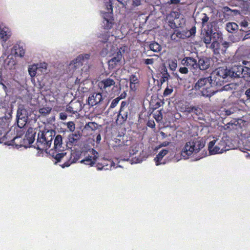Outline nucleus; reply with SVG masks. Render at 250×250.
I'll return each mask as SVG.
<instances>
[{
    "label": "nucleus",
    "instance_id": "1",
    "mask_svg": "<svg viewBox=\"0 0 250 250\" xmlns=\"http://www.w3.org/2000/svg\"><path fill=\"white\" fill-rule=\"evenodd\" d=\"M217 78L212 79V76L200 78L195 83L194 89L201 91L203 97L210 98L217 91L214 86L222 85L221 82L218 81Z\"/></svg>",
    "mask_w": 250,
    "mask_h": 250
},
{
    "label": "nucleus",
    "instance_id": "2",
    "mask_svg": "<svg viewBox=\"0 0 250 250\" xmlns=\"http://www.w3.org/2000/svg\"><path fill=\"white\" fill-rule=\"evenodd\" d=\"M48 154L55 159V164L63 161V164L60 165L62 168L67 167L72 164L76 163L79 160L81 156L80 152L76 151H73L70 154H67L66 152L59 153L54 150H49Z\"/></svg>",
    "mask_w": 250,
    "mask_h": 250
},
{
    "label": "nucleus",
    "instance_id": "3",
    "mask_svg": "<svg viewBox=\"0 0 250 250\" xmlns=\"http://www.w3.org/2000/svg\"><path fill=\"white\" fill-rule=\"evenodd\" d=\"M55 134V131L52 129L40 131L38 133L37 143L34 147L37 150L47 151V150L50 147ZM46 152L48 153L47 152Z\"/></svg>",
    "mask_w": 250,
    "mask_h": 250
},
{
    "label": "nucleus",
    "instance_id": "4",
    "mask_svg": "<svg viewBox=\"0 0 250 250\" xmlns=\"http://www.w3.org/2000/svg\"><path fill=\"white\" fill-rule=\"evenodd\" d=\"M203 146L204 145L199 141L188 142L182 148L181 155L185 159H188L192 153H197Z\"/></svg>",
    "mask_w": 250,
    "mask_h": 250
},
{
    "label": "nucleus",
    "instance_id": "5",
    "mask_svg": "<svg viewBox=\"0 0 250 250\" xmlns=\"http://www.w3.org/2000/svg\"><path fill=\"white\" fill-rule=\"evenodd\" d=\"M129 102L123 101L121 103L120 109L117 115V123L122 125L125 123L130 114V109L128 106Z\"/></svg>",
    "mask_w": 250,
    "mask_h": 250
},
{
    "label": "nucleus",
    "instance_id": "6",
    "mask_svg": "<svg viewBox=\"0 0 250 250\" xmlns=\"http://www.w3.org/2000/svg\"><path fill=\"white\" fill-rule=\"evenodd\" d=\"M109 57L111 58L108 61L109 68L112 69L115 68L122 60L123 55L121 49L118 48H111Z\"/></svg>",
    "mask_w": 250,
    "mask_h": 250
},
{
    "label": "nucleus",
    "instance_id": "7",
    "mask_svg": "<svg viewBox=\"0 0 250 250\" xmlns=\"http://www.w3.org/2000/svg\"><path fill=\"white\" fill-rule=\"evenodd\" d=\"M16 117L17 125L25 126L29 119V113L23 104L18 106Z\"/></svg>",
    "mask_w": 250,
    "mask_h": 250
},
{
    "label": "nucleus",
    "instance_id": "8",
    "mask_svg": "<svg viewBox=\"0 0 250 250\" xmlns=\"http://www.w3.org/2000/svg\"><path fill=\"white\" fill-rule=\"evenodd\" d=\"M89 57L90 55L87 53L81 54L77 56L75 60H73L69 63L68 65L69 70L74 71L77 68L81 67L83 64L88 62Z\"/></svg>",
    "mask_w": 250,
    "mask_h": 250
},
{
    "label": "nucleus",
    "instance_id": "9",
    "mask_svg": "<svg viewBox=\"0 0 250 250\" xmlns=\"http://www.w3.org/2000/svg\"><path fill=\"white\" fill-rule=\"evenodd\" d=\"M217 140H214L209 143L208 150L210 154H219L222 153L224 151H226V145L223 140L219 141L217 145L215 146Z\"/></svg>",
    "mask_w": 250,
    "mask_h": 250
},
{
    "label": "nucleus",
    "instance_id": "10",
    "mask_svg": "<svg viewBox=\"0 0 250 250\" xmlns=\"http://www.w3.org/2000/svg\"><path fill=\"white\" fill-rule=\"evenodd\" d=\"M91 152L92 155H90L88 154L87 156H86L84 159L81 160V163L89 165L91 167L95 164L98 158V153L94 149H92Z\"/></svg>",
    "mask_w": 250,
    "mask_h": 250
},
{
    "label": "nucleus",
    "instance_id": "11",
    "mask_svg": "<svg viewBox=\"0 0 250 250\" xmlns=\"http://www.w3.org/2000/svg\"><path fill=\"white\" fill-rule=\"evenodd\" d=\"M12 115L11 112H8L5 114V116L0 118V128L6 130L10 126Z\"/></svg>",
    "mask_w": 250,
    "mask_h": 250
},
{
    "label": "nucleus",
    "instance_id": "12",
    "mask_svg": "<svg viewBox=\"0 0 250 250\" xmlns=\"http://www.w3.org/2000/svg\"><path fill=\"white\" fill-rule=\"evenodd\" d=\"M103 101L102 94L100 93H93L89 95L88 98V104L93 106L98 104Z\"/></svg>",
    "mask_w": 250,
    "mask_h": 250
},
{
    "label": "nucleus",
    "instance_id": "13",
    "mask_svg": "<svg viewBox=\"0 0 250 250\" xmlns=\"http://www.w3.org/2000/svg\"><path fill=\"white\" fill-rule=\"evenodd\" d=\"M229 75L231 77L242 78L243 72V66L234 65L228 70Z\"/></svg>",
    "mask_w": 250,
    "mask_h": 250
},
{
    "label": "nucleus",
    "instance_id": "14",
    "mask_svg": "<svg viewBox=\"0 0 250 250\" xmlns=\"http://www.w3.org/2000/svg\"><path fill=\"white\" fill-rule=\"evenodd\" d=\"M62 137L61 135L56 136L54 139V146L50 150H54L56 152L61 153L63 152L64 147L62 146Z\"/></svg>",
    "mask_w": 250,
    "mask_h": 250
},
{
    "label": "nucleus",
    "instance_id": "15",
    "mask_svg": "<svg viewBox=\"0 0 250 250\" xmlns=\"http://www.w3.org/2000/svg\"><path fill=\"white\" fill-rule=\"evenodd\" d=\"M82 109L81 104L80 102L78 101H71L67 105L66 107V111L68 113L72 114H75L79 112Z\"/></svg>",
    "mask_w": 250,
    "mask_h": 250
},
{
    "label": "nucleus",
    "instance_id": "16",
    "mask_svg": "<svg viewBox=\"0 0 250 250\" xmlns=\"http://www.w3.org/2000/svg\"><path fill=\"white\" fill-rule=\"evenodd\" d=\"M13 137V127H11L9 130L5 131L4 135L0 133V143H4L5 145L8 146L9 142L12 140Z\"/></svg>",
    "mask_w": 250,
    "mask_h": 250
},
{
    "label": "nucleus",
    "instance_id": "17",
    "mask_svg": "<svg viewBox=\"0 0 250 250\" xmlns=\"http://www.w3.org/2000/svg\"><path fill=\"white\" fill-rule=\"evenodd\" d=\"M211 62L209 58L203 57L199 59L197 67L201 70H206L210 67Z\"/></svg>",
    "mask_w": 250,
    "mask_h": 250
},
{
    "label": "nucleus",
    "instance_id": "18",
    "mask_svg": "<svg viewBox=\"0 0 250 250\" xmlns=\"http://www.w3.org/2000/svg\"><path fill=\"white\" fill-rule=\"evenodd\" d=\"M81 138L80 131L72 133L68 136V141L67 142V146L71 147L73 145H76L78 141Z\"/></svg>",
    "mask_w": 250,
    "mask_h": 250
},
{
    "label": "nucleus",
    "instance_id": "19",
    "mask_svg": "<svg viewBox=\"0 0 250 250\" xmlns=\"http://www.w3.org/2000/svg\"><path fill=\"white\" fill-rule=\"evenodd\" d=\"M217 74L213 77L212 80H214L215 78H217V80L218 81L221 82L222 84L224 82L223 79L226 78L227 76L229 75V72L227 69H224L223 67H219L217 69Z\"/></svg>",
    "mask_w": 250,
    "mask_h": 250
},
{
    "label": "nucleus",
    "instance_id": "20",
    "mask_svg": "<svg viewBox=\"0 0 250 250\" xmlns=\"http://www.w3.org/2000/svg\"><path fill=\"white\" fill-rule=\"evenodd\" d=\"M25 139L22 137L14 136L12 140L8 143V146H15L17 148L21 147L22 146H25Z\"/></svg>",
    "mask_w": 250,
    "mask_h": 250
},
{
    "label": "nucleus",
    "instance_id": "21",
    "mask_svg": "<svg viewBox=\"0 0 250 250\" xmlns=\"http://www.w3.org/2000/svg\"><path fill=\"white\" fill-rule=\"evenodd\" d=\"M115 81L110 78L102 80L98 83V86L102 91H105L106 88L115 85Z\"/></svg>",
    "mask_w": 250,
    "mask_h": 250
},
{
    "label": "nucleus",
    "instance_id": "22",
    "mask_svg": "<svg viewBox=\"0 0 250 250\" xmlns=\"http://www.w3.org/2000/svg\"><path fill=\"white\" fill-rule=\"evenodd\" d=\"M168 153V149H162L160 151L159 154H157L156 156L154 158V161L156 166L163 164L160 162L163 160L164 156L167 155ZM164 163H163L164 164Z\"/></svg>",
    "mask_w": 250,
    "mask_h": 250
},
{
    "label": "nucleus",
    "instance_id": "23",
    "mask_svg": "<svg viewBox=\"0 0 250 250\" xmlns=\"http://www.w3.org/2000/svg\"><path fill=\"white\" fill-rule=\"evenodd\" d=\"M35 132L33 131V129L30 128L26 131L25 135L26 140L29 143V145H31L33 143L35 140Z\"/></svg>",
    "mask_w": 250,
    "mask_h": 250
},
{
    "label": "nucleus",
    "instance_id": "24",
    "mask_svg": "<svg viewBox=\"0 0 250 250\" xmlns=\"http://www.w3.org/2000/svg\"><path fill=\"white\" fill-rule=\"evenodd\" d=\"M24 126H21L20 125H17V126L13 127V133L14 136H17L19 137H22L25 133V131L23 128Z\"/></svg>",
    "mask_w": 250,
    "mask_h": 250
},
{
    "label": "nucleus",
    "instance_id": "25",
    "mask_svg": "<svg viewBox=\"0 0 250 250\" xmlns=\"http://www.w3.org/2000/svg\"><path fill=\"white\" fill-rule=\"evenodd\" d=\"M10 52L15 57H23L25 55V50L23 48H11Z\"/></svg>",
    "mask_w": 250,
    "mask_h": 250
},
{
    "label": "nucleus",
    "instance_id": "26",
    "mask_svg": "<svg viewBox=\"0 0 250 250\" xmlns=\"http://www.w3.org/2000/svg\"><path fill=\"white\" fill-rule=\"evenodd\" d=\"M183 61H185L184 64L188 66H190L193 68L197 67V61L191 57H186V60H184Z\"/></svg>",
    "mask_w": 250,
    "mask_h": 250
},
{
    "label": "nucleus",
    "instance_id": "27",
    "mask_svg": "<svg viewBox=\"0 0 250 250\" xmlns=\"http://www.w3.org/2000/svg\"><path fill=\"white\" fill-rule=\"evenodd\" d=\"M191 113H193V116H197L198 120H202L203 115V111L201 108L198 106H192Z\"/></svg>",
    "mask_w": 250,
    "mask_h": 250
},
{
    "label": "nucleus",
    "instance_id": "28",
    "mask_svg": "<svg viewBox=\"0 0 250 250\" xmlns=\"http://www.w3.org/2000/svg\"><path fill=\"white\" fill-rule=\"evenodd\" d=\"M192 105H190L188 103L185 104H182L179 106V110L182 113H186L187 114H190L192 111Z\"/></svg>",
    "mask_w": 250,
    "mask_h": 250
},
{
    "label": "nucleus",
    "instance_id": "29",
    "mask_svg": "<svg viewBox=\"0 0 250 250\" xmlns=\"http://www.w3.org/2000/svg\"><path fill=\"white\" fill-rule=\"evenodd\" d=\"M238 29V25L235 22H229L226 25L227 30L230 33L237 30Z\"/></svg>",
    "mask_w": 250,
    "mask_h": 250
},
{
    "label": "nucleus",
    "instance_id": "30",
    "mask_svg": "<svg viewBox=\"0 0 250 250\" xmlns=\"http://www.w3.org/2000/svg\"><path fill=\"white\" fill-rule=\"evenodd\" d=\"M28 72L30 76L31 77H34L36 76V73L39 71L38 70L37 66L35 64H34L29 66L28 68Z\"/></svg>",
    "mask_w": 250,
    "mask_h": 250
},
{
    "label": "nucleus",
    "instance_id": "31",
    "mask_svg": "<svg viewBox=\"0 0 250 250\" xmlns=\"http://www.w3.org/2000/svg\"><path fill=\"white\" fill-rule=\"evenodd\" d=\"M37 66L39 72H46L47 67V64L45 62H39L35 64Z\"/></svg>",
    "mask_w": 250,
    "mask_h": 250
},
{
    "label": "nucleus",
    "instance_id": "32",
    "mask_svg": "<svg viewBox=\"0 0 250 250\" xmlns=\"http://www.w3.org/2000/svg\"><path fill=\"white\" fill-rule=\"evenodd\" d=\"M234 111L235 110L234 108H223V109L221 111V115L223 117H227L230 115L232 113H234Z\"/></svg>",
    "mask_w": 250,
    "mask_h": 250
},
{
    "label": "nucleus",
    "instance_id": "33",
    "mask_svg": "<svg viewBox=\"0 0 250 250\" xmlns=\"http://www.w3.org/2000/svg\"><path fill=\"white\" fill-rule=\"evenodd\" d=\"M52 108L50 107H43L40 108L39 113L43 116H45L49 114L51 111Z\"/></svg>",
    "mask_w": 250,
    "mask_h": 250
},
{
    "label": "nucleus",
    "instance_id": "34",
    "mask_svg": "<svg viewBox=\"0 0 250 250\" xmlns=\"http://www.w3.org/2000/svg\"><path fill=\"white\" fill-rule=\"evenodd\" d=\"M150 49L147 50V51H152L153 52H156L157 53H159V54L156 55H152V54H148V56H156L157 57H161L162 55L163 54V53H161L162 49L163 48H156V49L154 48H149Z\"/></svg>",
    "mask_w": 250,
    "mask_h": 250
},
{
    "label": "nucleus",
    "instance_id": "35",
    "mask_svg": "<svg viewBox=\"0 0 250 250\" xmlns=\"http://www.w3.org/2000/svg\"><path fill=\"white\" fill-rule=\"evenodd\" d=\"M242 78H247L250 76V68L243 66Z\"/></svg>",
    "mask_w": 250,
    "mask_h": 250
},
{
    "label": "nucleus",
    "instance_id": "36",
    "mask_svg": "<svg viewBox=\"0 0 250 250\" xmlns=\"http://www.w3.org/2000/svg\"><path fill=\"white\" fill-rule=\"evenodd\" d=\"M7 30V29L6 28H1L0 27V37L2 39H4V38H5V40L8 38L6 33L7 30Z\"/></svg>",
    "mask_w": 250,
    "mask_h": 250
},
{
    "label": "nucleus",
    "instance_id": "37",
    "mask_svg": "<svg viewBox=\"0 0 250 250\" xmlns=\"http://www.w3.org/2000/svg\"><path fill=\"white\" fill-rule=\"evenodd\" d=\"M168 65L169 69L173 71L177 68V62L176 61H169Z\"/></svg>",
    "mask_w": 250,
    "mask_h": 250
},
{
    "label": "nucleus",
    "instance_id": "38",
    "mask_svg": "<svg viewBox=\"0 0 250 250\" xmlns=\"http://www.w3.org/2000/svg\"><path fill=\"white\" fill-rule=\"evenodd\" d=\"M106 7L107 9V13H111L112 12V7L110 0H106Z\"/></svg>",
    "mask_w": 250,
    "mask_h": 250
},
{
    "label": "nucleus",
    "instance_id": "39",
    "mask_svg": "<svg viewBox=\"0 0 250 250\" xmlns=\"http://www.w3.org/2000/svg\"><path fill=\"white\" fill-rule=\"evenodd\" d=\"M160 72L161 76H169V75L167 72V68L165 65H163L161 67Z\"/></svg>",
    "mask_w": 250,
    "mask_h": 250
},
{
    "label": "nucleus",
    "instance_id": "40",
    "mask_svg": "<svg viewBox=\"0 0 250 250\" xmlns=\"http://www.w3.org/2000/svg\"><path fill=\"white\" fill-rule=\"evenodd\" d=\"M67 127L70 131H74L75 130V124L73 122H68L67 123Z\"/></svg>",
    "mask_w": 250,
    "mask_h": 250
},
{
    "label": "nucleus",
    "instance_id": "41",
    "mask_svg": "<svg viewBox=\"0 0 250 250\" xmlns=\"http://www.w3.org/2000/svg\"><path fill=\"white\" fill-rule=\"evenodd\" d=\"M211 38L210 34L207 32L204 39V42L206 44H209L211 42Z\"/></svg>",
    "mask_w": 250,
    "mask_h": 250
},
{
    "label": "nucleus",
    "instance_id": "42",
    "mask_svg": "<svg viewBox=\"0 0 250 250\" xmlns=\"http://www.w3.org/2000/svg\"><path fill=\"white\" fill-rule=\"evenodd\" d=\"M173 92V88H169L168 86H167V87L166 88L165 90H164L163 95L164 97L167 96L171 94V93Z\"/></svg>",
    "mask_w": 250,
    "mask_h": 250
},
{
    "label": "nucleus",
    "instance_id": "43",
    "mask_svg": "<svg viewBox=\"0 0 250 250\" xmlns=\"http://www.w3.org/2000/svg\"><path fill=\"white\" fill-rule=\"evenodd\" d=\"M120 101V99L117 98H115L112 101H111V104L110 105V108H114L118 104L119 102Z\"/></svg>",
    "mask_w": 250,
    "mask_h": 250
},
{
    "label": "nucleus",
    "instance_id": "44",
    "mask_svg": "<svg viewBox=\"0 0 250 250\" xmlns=\"http://www.w3.org/2000/svg\"><path fill=\"white\" fill-rule=\"evenodd\" d=\"M144 0H132V7H137L142 4Z\"/></svg>",
    "mask_w": 250,
    "mask_h": 250
},
{
    "label": "nucleus",
    "instance_id": "45",
    "mask_svg": "<svg viewBox=\"0 0 250 250\" xmlns=\"http://www.w3.org/2000/svg\"><path fill=\"white\" fill-rule=\"evenodd\" d=\"M143 62L146 65H152L154 63V59L152 58L143 59Z\"/></svg>",
    "mask_w": 250,
    "mask_h": 250
},
{
    "label": "nucleus",
    "instance_id": "46",
    "mask_svg": "<svg viewBox=\"0 0 250 250\" xmlns=\"http://www.w3.org/2000/svg\"><path fill=\"white\" fill-rule=\"evenodd\" d=\"M130 83H138V78L135 75H131L129 78Z\"/></svg>",
    "mask_w": 250,
    "mask_h": 250
},
{
    "label": "nucleus",
    "instance_id": "47",
    "mask_svg": "<svg viewBox=\"0 0 250 250\" xmlns=\"http://www.w3.org/2000/svg\"><path fill=\"white\" fill-rule=\"evenodd\" d=\"M179 72L181 73V74H188V68L187 67H181L179 69Z\"/></svg>",
    "mask_w": 250,
    "mask_h": 250
},
{
    "label": "nucleus",
    "instance_id": "48",
    "mask_svg": "<svg viewBox=\"0 0 250 250\" xmlns=\"http://www.w3.org/2000/svg\"><path fill=\"white\" fill-rule=\"evenodd\" d=\"M169 76H161V78L160 79V83H163L165 82L168 81Z\"/></svg>",
    "mask_w": 250,
    "mask_h": 250
},
{
    "label": "nucleus",
    "instance_id": "49",
    "mask_svg": "<svg viewBox=\"0 0 250 250\" xmlns=\"http://www.w3.org/2000/svg\"><path fill=\"white\" fill-rule=\"evenodd\" d=\"M196 32V27L195 26L192 27L189 31L188 36L190 37L193 35H194Z\"/></svg>",
    "mask_w": 250,
    "mask_h": 250
},
{
    "label": "nucleus",
    "instance_id": "50",
    "mask_svg": "<svg viewBox=\"0 0 250 250\" xmlns=\"http://www.w3.org/2000/svg\"><path fill=\"white\" fill-rule=\"evenodd\" d=\"M169 144V142H163V143H161L159 145V146H157L156 147V148L157 149H160L161 147H163V146H168Z\"/></svg>",
    "mask_w": 250,
    "mask_h": 250
},
{
    "label": "nucleus",
    "instance_id": "51",
    "mask_svg": "<svg viewBox=\"0 0 250 250\" xmlns=\"http://www.w3.org/2000/svg\"><path fill=\"white\" fill-rule=\"evenodd\" d=\"M60 119L62 120H65L67 119V115L65 112H60L59 114Z\"/></svg>",
    "mask_w": 250,
    "mask_h": 250
},
{
    "label": "nucleus",
    "instance_id": "52",
    "mask_svg": "<svg viewBox=\"0 0 250 250\" xmlns=\"http://www.w3.org/2000/svg\"><path fill=\"white\" fill-rule=\"evenodd\" d=\"M115 142L118 146H124L125 145L124 142H121V140L118 138H115Z\"/></svg>",
    "mask_w": 250,
    "mask_h": 250
},
{
    "label": "nucleus",
    "instance_id": "53",
    "mask_svg": "<svg viewBox=\"0 0 250 250\" xmlns=\"http://www.w3.org/2000/svg\"><path fill=\"white\" fill-rule=\"evenodd\" d=\"M126 96V93L124 91L123 93H122L120 95V96H118L117 98L120 99L121 100L125 98Z\"/></svg>",
    "mask_w": 250,
    "mask_h": 250
},
{
    "label": "nucleus",
    "instance_id": "54",
    "mask_svg": "<svg viewBox=\"0 0 250 250\" xmlns=\"http://www.w3.org/2000/svg\"><path fill=\"white\" fill-rule=\"evenodd\" d=\"M204 16L202 19V23L203 24L207 22L209 20V18L207 16V15L206 14H204Z\"/></svg>",
    "mask_w": 250,
    "mask_h": 250
},
{
    "label": "nucleus",
    "instance_id": "55",
    "mask_svg": "<svg viewBox=\"0 0 250 250\" xmlns=\"http://www.w3.org/2000/svg\"><path fill=\"white\" fill-rule=\"evenodd\" d=\"M137 83H130V89L133 91H135L137 89L136 84Z\"/></svg>",
    "mask_w": 250,
    "mask_h": 250
},
{
    "label": "nucleus",
    "instance_id": "56",
    "mask_svg": "<svg viewBox=\"0 0 250 250\" xmlns=\"http://www.w3.org/2000/svg\"><path fill=\"white\" fill-rule=\"evenodd\" d=\"M245 94L246 95L248 99L250 100V87L245 91Z\"/></svg>",
    "mask_w": 250,
    "mask_h": 250
},
{
    "label": "nucleus",
    "instance_id": "57",
    "mask_svg": "<svg viewBox=\"0 0 250 250\" xmlns=\"http://www.w3.org/2000/svg\"><path fill=\"white\" fill-rule=\"evenodd\" d=\"M240 25L244 27H246L248 26V22L245 21H243L241 22Z\"/></svg>",
    "mask_w": 250,
    "mask_h": 250
},
{
    "label": "nucleus",
    "instance_id": "58",
    "mask_svg": "<svg viewBox=\"0 0 250 250\" xmlns=\"http://www.w3.org/2000/svg\"><path fill=\"white\" fill-rule=\"evenodd\" d=\"M169 25L171 28H175L177 27L176 24L173 22V21H169Z\"/></svg>",
    "mask_w": 250,
    "mask_h": 250
},
{
    "label": "nucleus",
    "instance_id": "59",
    "mask_svg": "<svg viewBox=\"0 0 250 250\" xmlns=\"http://www.w3.org/2000/svg\"><path fill=\"white\" fill-rule=\"evenodd\" d=\"M180 2V0H170V4H177Z\"/></svg>",
    "mask_w": 250,
    "mask_h": 250
},
{
    "label": "nucleus",
    "instance_id": "60",
    "mask_svg": "<svg viewBox=\"0 0 250 250\" xmlns=\"http://www.w3.org/2000/svg\"><path fill=\"white\" fill-rule=\"evenodd\" d=\"M101 136L100 134H98L97 135V137H96V142L97 143H99L101 142Z\"/></svg>",
    "mask_w": 250,
    "mask_h": 250
},
{
    "label": "nucleus",
    "instance_id": "61",
    "mask_svg": "<svg viewBox=\"0 0 250 250\" xmlns=\"http://www.w3.org/2000/svg\"><path fill=\"white\" fill-rule=\"evenodd\" d=\"M119 2H120L122 5H125L126 4V2L128 0H117Z\"/></svg>",
    "mask_w": 250,
    "mask_h": 250
},
{
    "label": "nucleus",
    "instance_id": "62",
    "mask_svg": "<svg viewBox=\"0 0 250 250\" xmlns=\"http://www.w3.org/2000/svg\"><path fill=\"white\" fill-rule=\"evenodd\" d=\"M147 125L148 127H151V128H153V127H154L155 126V123L153 122L152 123H147Z\"/></svg>",
    "mask_w": 250,
    "mask_h": 250
},
{
    "label": "nucleus",
    "instance_id": "63",
    "mask_svg": "<svg viewBox=\"0 0 250 250\" xmlns=\"http://www.w3.org/2000/svg\"><path fill=\"white\" fill-rule=\"evenodd\" d=\"M222 45H228V46H231V44H230V43L229 42H222Z\"/></svg>",
    "mask_w": 250,
    "mask_h": 250
},
{
    "label": "nucleus",
    "instance_id": "64",
    "mask_svg": "<svg viewBox=\"0 0 250 250\" xmlns=\"http://www.w3.org/2000/svg\"><path fill=\"white\" fill-rule=\"evenodd\" d=\"M1 85L3 87V89L5 91L7 90V87L5 85V83H1Z\"/></svg>",
    "mask_w": 250,
    "mask_h": 250
}]
</instances>
